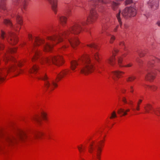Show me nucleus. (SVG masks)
<instances>
[{"label":"nucleus","instance_id":"obj_31","mask_svg":"<svg viewBox=\"0 0 160 160\" xmlns=\"http://www.w3.org/2000/svg\"><path fill=\"white\" fill-rule=\"evenodd\" d=\"M121 13V11L119 10V12L118 14L116 15V17L117 18V19L118 21V22L119 23V24L120 25V27L122 28V22L121 21V19L120 17V14Z\"/></svg>","mask_w":160,"mask_h":160},{"label":"nucleus","instance_id":"obj_54","mask_svg":"<svg viewBox=\"0 0 160 160\" xmlns=\"http://www.w3.org/2000/svg\"><path fill=\"white\" fill-rule=\"evenodd\" d=\"M139 55H140V57H142V55L141 54H140Z\"/></svg>","mask_w":160,"mask_h":160},{"label":"nucleus","instance_id":"obj_32","mask_svg":"<svg viewBox=\"0 0 160 160\" xmlns=\"http://www.w3.org/2000/svg\"><path fill=\"white\" fill-rule=\"evenodd\" d=\"M87 46L90 48H93L95 49H98L97 46L94 43H91L90 44H88Z\"/></svg>","mask_w":160,"mask_h":160},{"label":"nucleus","instance_id":"obj_5","mask_svg":"<svg viewBox=\"0 0 160 160\" xmlns=\"http://www.w3.org/2000/svg\"><path fill=\"white\" fill-rule=\"evenodd\" d=\"M16 51V49L15 48H9L7 53H5L2 56L3 60L5 62H9V65L8 68H0V83L5 79L8 72H13L15 70V66L13 64H11V62H15V59L12 57H9V56L10 53H15Z\"/></svg>","mask_w":160,"mask_h":160},{"label":"nucleus","instance_id":"obj_40","mask_svg":"<svg viewBox=\"0 0 160 160\" xmlns=\"http://www.w3.org/2000/svg\"><path fill=\"white\" fill-rule=\"evenodd\" d=\"M132 2V0H126L125 2L126 5H128Z\"/></svg>","mask_w":160,"mask_h":160},{"label":"nucleus","instance_id":"obj_20","mask_svg":"<svg viewBox=\"0 0 160 160\" xmlns=\"http://www.w3.org/2000/svg\"><path fill=\"white\" fill-rule=\"evenodd\" d=\"M122 57H119L118 58V63L120 67H129L132 66V63H129L126 65H121L122 62Z\"/></svg>","mask_w":160,"mask_h":160},{"label":"nucleus","instance_id":"obj_19","mask_svg":"<svg viewBox=\"0 0 160 160\" xmlns=\"http://www.w3.org/2000/svg\"><path fill=\"white\" fill-rule=\"evenodd\" d=\"M144 108L145 111V112L147 113H149L150 111L152 110H153L154 109L153 108L152 105L150 104H147L145 105L144 107Z\"/></svg>","mask_w":160,"mask_h":160},{"label":"nucleus","instance_id":"obj_8","mask_svg":"<svg viewBox=\"0 0 160 160\" xmlns=\"http://www.w3.org/2000/svg\"><path fill=\"white\" fill-rule=\"evenodd\" d=\"M0 37L2 39L6 38L7 42L12 45L16 44L18 42V38L14 33L9 32L8 34L1 30L0 34Z\"/></svg>","mask_w":160,"mask_h":160},{"label":"nucleus","instance_id":"obj_10","mask_svg":"<svg viewBox=\"0 0 160 160\" xmlns=\"http://www.w3.org/2000/svg\"><path fill=\"white\" fill-rule=\"evenodd\" d=\"M136 9L132 7L126 8L122 12V16L125 18L134 17L136 15Z\"/></svg>","mask_w":160,"mask_h":160},{"label":"nucleus","instance_id":"obj_51","mask_svg":"<svg viewBox=\"0 0 160 160\" xmlns=\"http://www.w3.org/2000/svg\"><path fill=\"white\" fill-rule=\"evenodd\" d=\"M118 27V26H117L116 27V28L114 30V31H116V30H117V29Z\"/></svg>","mask_w":160,"mask_h":160},{"label":"nucleus","instance_id":"obj_61","mask_svg":"<svg viewBox=\"0 0 160 160\" xmlns=\"http://www.w3.org/2000/svg\"><path fill=\"white\" fill-rule=\"evenodd\" d=\"M16 27V28L18 27V26H17Z\"/></svg>","mask_w":160,"mask_h":160},{"label":"nucleus","instance_id":"obj_52","mask_svg":"<svg viewBox=\"0 0 160 160\" xmlns=\"http://www.w3.org/2000/svg\"><path fill=\"white\" fill-rule=\"evenodd\" d=\"M127 55V54H124L123 55V56L124 57H125Z\"/></svg>","mask_w":160,"mask_h":160},{"label":"nucleus","instance_id":"obj_44","mask_svg":"<svg viewBox=\"0 0 160 160\" xmlns=\"http://www.w3.org/2000/svg\"><path fill=\"white\" fill-rule=\"evenodd\" d=\"M28 38L30 40H31L32 39V37L31 35L29 34L28 35Z\"/></svg>","mask_w":160,"mask_h":160},{"label":"nucleus","instance_id":"obj_17","mask_svg":"<svg viewBox=\"0 0 160 160\" xmlns=\"http://www.w3.org/2000/svg\"><path fill=\"white\" fill-rule=\"evenodd\" d=\"M155 73L153 72H148L145 76V79L148 81H151L154 79Z\"/></svg>","mask_w":160,"mask_h":160},{"label":"nucleus","instance_id":"obj_9","mask_svg":"<svg viewBox=\"0 0 160 160\" xmlns=\"http://www.w3.org/2000/svg\"><path fill=\"white\" fill-rule=\"evenodd\" d=\"M102 145V143H100V142L95 143L93 142L90 144L88 147V151L89 152L91 153L96 152L97 158L99 160L100 159V154L102 151L100 145Z\"/></svg>","mask_w":160,"mask_h":160},{"label":"nucleus","instance_id":"obj_18","mask_svg":"<svg viewBox=\"0 0 160 160\" xmlns=\"http://www.w3.org/2000/svg\"><path fill=\"white\" fill-rule=\"evenodd\" d=\"M130 111V109H128L126 111H125L124 109L120 108L118 109L117 111V113L118 114L120 115V117H122L124 116H125L127 114V112H128Z\"/></svg>","mask_w":160,"mask_h":160},{"label":"nucleus","instance_id":"obj_27","mask_svg":"<svg viewBox=\"0 0 160 160\" xmlns=\"http://www.w3.org/2000/svg\"><path fill=\"white\" fill-rule=\"evenodd\" d=\"M73 8L70 5H68L66 7V12L68 16H69L71 15V9Z\"/></svg>","mask_w":160,"mask_h":160},{"label":"nucleus","instance_id":"obj_34","mask_svg":"<svg viewBox=\"0 0 160 160\" xmlns=\"http://www.w3.org/2000/svg\"><path fill=\"white\" fill-rule=\"evenodd\" d=\"M119 45L124 50L126 51L127 50L126 49L125 44L123 41L120 42L119 43Z\"/></svg>","mask_w":160,"mask_h":160},{"label":"nucleus","instance_id":"obj_22","mask_svg":"<svg viewBox=\"0 0 160 160\" xmlns=\"http://www.w3.org/2000/svg\"><path fill=\"white\" fill-rule=\"evenodd\" d=\"M60 23L62 26L64 25L67 22V18L64 16H60L59 18Z\"/></svg>","mask_w":160,"mask_h":160},{"label":"nucleus","instance_id":"obj_7","mask_svg":"<svg viewBox=\"0 0 160 160\" xmlns=\"http://www.w3.org/2000/svg\"><path fill=\"white\" fill-rule=\"evenodd\" d=\"M98 2L105 3L103 0H92L89 2V4L91 7L90 14L87 20L88 22L92 23L94 22L97 18L98 15L94 9V8L96 7Z\"/></svg>","mask_w":160,"mask_h":160},{"label":"nucleus","instance_id":"obj_43","mask_svg":"<svg viewBox=\"0 0 160 160\" xmlns=\"http://www.w3.org/2000/svg\"><path fill=\"white\" fill-rule=\"evenodd\" d=\"M18 65L19 67L23 65V62H19L18 63Z\"/></svg>","mask_w":160,"mask_h":160},{"label":"nucleus","instance_id":"obj_16","mask_svg":"<svg viewBox=\"0 0 160 160\" xmlns=\"http://www.w3.org/2000/svg\"><path fill=\"white\" fill-rule=\"evenodd\" d=\"M50 3L52 10L55 13L57 11V0H47Z\"/></svg>","mask_w":160,"mask_h":160},{"label":"nucleus","instance_id":"obj_4","mask_svg":"<svg viewBox=\"0 0 160 160\" xmlns=\"http://www.w3.org/2000/svg\"><path fill=\"white\" fill-rule=\"evenodd\" d=\"M78 65L79 66L78 68L80 72L86 75L92 72L94 70L93 62L91 61L88 55L83 56L78 62L72 61L71 62V69L74 71Z\"/></svg>","mask_w":160,"mask_h":160},{"label":"nucleus","instance_id":"obj_29","mask_svg":"<svg viewBox=\"0 0 160 160\" xmlns=\"http://www.w3.org/2000/svg\"><path fill=\"white\" fill-rule=\"evenodd\" d=\"M16 18L17 24L20 25H21L22 23V18L19 15H17L16 16Z\"/></svg>","mask_w":160,"mask_h":160},{"label":"nucleus","instance_id":"obj_30","mask_svg":"<svg viewBox=\"0 0 160 160\" xmlns=\"http://www.w3.org/2000/svg\"><path fill=\"white\" fill-rule=\"evenodd\" d=\"M136 79V77L133 75H130L128 76L126 79V80L128 82H132Z\"/></svg>","mask_w":160,"mask_h":160},{"label":"nucleus","instance_id":"obj_3","mask_svg":"<svg viewBox=\"0 0 160 160\" xmlns=\"http://www.w3.org/2000/svg\"><path fill=\"white\" fill-rule=\"evenodd\" d=\"M34 42L33 47L32 48V52L34 55L32 59V61L37 60L42 64L44 63L48 65L53 64L58 66L61 65L62 63V58L60 56L50 57L43 58L41 57V53L40 51L36 48V46L42 44L44 50L46 51H49L52 49V46L49 42H46L43 39L37 37L35 38Z\"/></svg>","mask_w":160,"mask_h":160},{"label":"nucleus","instance_id":"obj_57","mask_svg":"<svg viewBox=\"0 0 160 160\" xmlns=\"http://www.w3.org/2000/svg\"><path fill=\"white\" fill-rule=\"evenodd\" d=\"M132 109L133 110H135V109H134V108H132Z\"/></svg>","mask_w":160,"mask_h":160},{"label":"nucleus","instance_id":"obj_21","mask_svg":"<svg viewBox=\"0 0 160 160\" xmlns=\"http://www.w3.org/2000/svg\"><path fill=\"white\" fill-rule=\"evenodd\" d=\"M38 67L35 65H33L29 69V72L30 74H35L38 69Z\"/></svg>","mask_w":160,"mask_h":160},{"label":"nucleus","instance_id":"obj_2","mask_svg":"<svg viewBox=\"0 0 160 160\" xmlns=\"http://www.w3.org/2000/svg\"><path fill=\"white\" fill-rule=\"evenodd\" d=\"M44 134L41 131H35L30 134H27L24 131L18 130L14 134H9L4 131H0V138L2 139L0 143V149L5 145H12L20 140L27 139L32 142H35L37 139L41 138Z\"/></svg>","mask_w":160,"mask_h":160},{"label":"nucleus","instance_id":"obj_1","mask_svg":"<svg viewBox=\"0 0 160 160\" xmlns=\"http://www.w3.org/2000/svg\"><path fill=\"white\" fill-rule=\"evenodd\" d=\"M86 24L85 21L74 23L63 32L58 35L48 37V39L52 42L53 45L62 42V49L63 50L68 47V43L70 44L72 48H74L79 44V42L77 38L74 37L73 34L79 33L82 28V25Z\"/></svg>","mask_w":160,"mask_h":160},{"label":"nucleus","instance_id":"obj_23","mask_svg":"<svg viewBox=\"0 0 160 160\" xmlns=\"http://www.w3.org/2000/svg\"><path fill=\"white\" fill-rule=\"evenodd\" d=\"M110 4L111 5L112 9L114 10H116L118 8L119 4L118 1L116 2L114 1L111 2Z\"/></svg>","mask_w":160,"mask_h":160},{"label":"nucleus","instance_id":"obj_60","mask_svg":"<svg viewBox=\"0 0 160 160\" xmlns=\"http://www.w3.org/2000/svg\"><path fill=\"white\" fill-rule=\"evenodd\" d=\"M20 28H21V27H20L19 28V30H20Z\"/></svg>","mask_w":160,"mask_h":160},{"label":"nucleus","instance_id":"obj_53","mask_svg":"<svg viewBox=\"0 0 160 160\" xmlns=\"http://www.w3.org/2000/svg\"><path fill=\"white\" fill-rule=\"evenodd\" d=\"M153 62H152L151 63V62H149V63H148V64H149V65L151 64H153Z\"/></svg>","mask_w":160,"mask_h":160},{"label":"nucleus","instance_id":"obj_47","mask_svg":"<svg viewBox=\"0 0 160 160\" xmlns=\"http://www.w3.org/2000/svg\"><path fill=\"white\" fill-rule=\"evenodd\" d=\"M157 24L158 25V26L160 27V21H158L157 22Z\"/></svg>","mask_w":160,"mask_h":160},{"label":"nucleus","instance_id":"obj_15","mask_svg":"<svg viewBox=\"0 0 160 160\" xmlns=\"http://www.w3.org/2000/svg\"><path fill=\"white\" fill-rule=\"evenodd\" d=\"M124 74V72L119 71H116L112 72V78L115 81H117L118 78Z\"/></svg>","mask_w":160,"mask_h":160},{"label":"nucleus","instance_id":"obj_45","mask_svg":"<svg viewBox=\"0 0 160 160\" xmlns=\"http://www.w3.org/2000/svg\"><path fill=\"white\" fill-rule=\"evenodd\" d=\"M22 72H23V70H20L18 71V74H18H19L21 73Z\"/></svg>","mask_w":160,"mask_h":160},{"label":"nucleus","instance_id":"obj_59","mask_svg":"<svg viewBox=\"0 0 160 160\" xmlns=\"http://www.w3.org/2000/svg\"><path fill=\"white\" fill-rule=\"evenodd\" d=\"M124 26H125V28H126V26H125V25H124Z\"/></svg>","mask_w":160,"mask_h":160},{"label":"nucleus","instance_id":"obj_55","mask_svg":"<svg viewBox=\"0 0 160 160\" xmlns=\"http://www.w3.org/2000/svg\"><path fill=\"white\" fill-rule=\"evenodd\" d=\"M100 142H103V141H101Z\"/></svg>","mask_w":160,"mask_h":160},{"label":"nucleus","instance_id":"obj_36","mask_svg":"<svg viewBox=\"0 0 160 160\" xmlns=\"http://www.w3.org/2000/svg\"><path fill=\"white\" fill-rule=\"evenodd\" d=\"M82 145H81L80 147V146L78 147V150L80 153H81L82 152H83L85 149V148H82Z\"/></svg>","mask_w":160,"mask_h":160},{"label":"nucleus","instance_id":"obj_26","mask_svg":"<svg viewBox=\"0 0 160 160\" xmlns=\"http://www.w3.org/2000/svg\"><path fill=\"white\" fill-rule=\"evenodd\" d=\"M93 55L94 59L99 63H100L99 54L97 51H95L92 52Z\"/></svg>","mask_w":160,"mask_h":160},{"label":"nucleus","instance_id":"obj_13","mask_svg":"<svg viewBox=\"0 0 160 160\" xmlns=\"http://www.w3.org/2000/svg\"><path fill=\"white\" fill-rule=\"evenodd\" d=\"M118 52V50L115 49L112 52V56L107 59L106 62L112 66H113L115 63V52Z\"/></svg>","mask_w":160,"mask_h":160},{"label":"nucleus","instance_id":"obj_33","mask_svg":"<svg viewBox=\"0 0 160 160\" xmlns=\"http://www.w3.org/2000/svg\"><path fill=\"white\" fill-rule=\"evenodd\" d=\"M117 117V115L115 111H113L111 113V116L110 117V118L111 119Z\"/></svg>","mask_w":160,"mask_h":160},{"label":"nucleus","instance_id":"obj_56","mask_svg":"<svg viewBox=\"0 0 160 160\" xmlns=\"http://www.w3.org/2000/svg\"><path fill=\"white\" fill-rule=\"evenodd\" d=\"M136 61H137V62H138V60H136Z\"/></svg>","mask_w":160,"mask_h":160},{"label":"nucleus","instance_id":"obj_35","mask_svg":"<svg viewBox=\"0 0 160 160\" xmlns=\"http://www.w3.org/2000/svg\"><path fill=\"white\" fill-rule=\"evenodd\" d=\"M147 87L150 90L153 91L156 90L157 88L155 86H153H153L149 85V86H147Z\"/></svg>","mask_w":160,"mask_h":160},{"label":"nucleus","instance_id":"obj_41","mask_svg":"<svg viewBox=\"0 0 160 160\" xmlns=\"http://www.w3.org/2000/svg\"><path fill=\"white\" fill-rule=\"evenodd\" d=\"M130 91L131 93H133L134 91V89L132 86H131L130 87Z\"/></svg>","mask_w":160,"mask_h":160},{"label":"nucleus","instance_id":"obj_42","mask_svg":"<svg viewBox=\"0 0 160 160\" xmlns=\"http://www.w3.org/2000/svg\"><path fill=\"white\" fill-rule=\"evenodd\" d=\"M4 47L2 43H0V50H2L4 49Z\"/></svg>","mask_w":160,"mask_h":160},{"label":"nucleus","instance_id":"obj_6","mask_svg":"<svg viewBox=\"0 0 160 160\" xmlns=\"http://www.w3.org/2000/svg\"><path fill=\"white\" fill-rule=\"evenodd\" d=\"M69 70H65L62 71L57 75L56 82L54 80L50 79L45 74H43L39 77L38 79H41L44 82V86L46 90L51 91L53 90L54 87L57 86L56 82H58L62 78H63L68 72Z\"/></svg>","mask_w":160,"mask_h":160},{"label":"nucleus","instance_id":"obj_37","mask_svg":"<svg viewBox=\"0 0 160 160\" xmlns=\"http://www.w3.org/2000/svg\"><path fill=\"white\" fill-rule=\"evenodd\" d=\"M142 100L139 99L138 102L137 103V105L136 108V110L137 111H139L140 109L139 106L140 103L142 102Z\"/></svg>","mask_w":160,"mask_h":160},{"label":"nucleus","instance_id":"obj_12","mask_svg":"<svg viewBox=\"0 0 160 160\" xmlns=\"http://www.w3.org/2000/svg\"><path fill=\"white\" fill-rule=\"evenodd\" d=\"M28 0H13V4L15 5H19L21 7L22 10H25L26 6Z\"/></svg>","mask_w":160,"mask_h":160},{"label":"nucleus","instance_id":"obj_24","mask_svg":"<svg viewBox=\"0 0 160 160\" xmlns=\"http://www.w3.org/2000/svg\"><path fill=\"white\" fill-rule=\"evenodd\" d=\"M5 0H0V9L5 11L6 9Z\"/></svg>","mask_w":160,"mask_h":160},{"label":"nucleus","instance_id":"obj_58","mask_svg":"<svg viewBox=\"0 0 160 160\" xmlns=\"http://www.w3.org/2000/svg\"><path fill=\"white\" fill-rule=\"evenodd\" d=\"M146 17H147V18H148V16H147V15H146Z\"/></svg>","mask_w":160,"mask_h":160},{"label":"nucleus","instance_id":"obj_28","mask_svg":"<svg viewBox=\"0 0 160 160\" xmlns=\"http://www.w3.org/2000/svg\"><path fill=\"white\" fill-rule=\"evenodd\" d=\"M154 113L158 116H160V107L154 109L153 110Z\"/></svg>","mask_w":160,"mask_h":160},{"label":"nucleus","instance_id":"obj_14","mask_svg":"<svg viewBox=\"0 0 160 160\" xmlns=\"http://www.w3.org/2000/svg\"><path fill=\"white\" fill-rule=\"evenodd\" d=\"M158 0H150L148 2L149 7L152 10L157 9L158 7Z\"/></svg>","mask_w":160,"mask_h":160},{"label":"nucleus","instance_id":"obj_46","mask_svg":"<svg viewBox=\"0 0 160 160\" xmlns=\"http://www.w3.org/2000/svg\"><path fill=\"white\" fill-rule=\"evenodd\" d=\"M126 91V90L124 89H123L122 90V92L123 93H125Z\"/></svg>","mask_w":160,"mask_h":160},{"label":"nucleus","instance_id":"obj_39","mask_svg":"<svg viewBox=\"0 0 160 160\" xmlns=\"http://www.w3.org/2000/svg\"><path fill=\"white\" fill-rule=\"evenodd\" d=\"M122 101L125 103H127L128 102L127 100V99L125 97H122Z\"/></svg>","mask_w":160,"mask_h":160},{"label":"nucleus","instance_id":"obj_38","mask_svg":"<svg viewBox=\"0 0 160 160\" xmlns=\"http://www.w3.org/2000/svg\"><path fill=\"white\" fill-rule=\"evenodd\" d=\"M115 39V38L114 36L113 35H111L110 40V43H113V41Z\"/></svg>","mask_w":160,"mask_h":160},{"label":"nucleus","instance_id":"obj_25","mask_svg":"<svg viewBox=\"0 0 160 160\" xmlns=\"http://www.w3.org/2000/svg\"><path fill=\"white\" fill-rule=\"evenodd\" d=\"M4 22L5 24L11 27H12L13 29H14L16 31H18V29H16V27L12 26V24L9 20L6 19L4 20Z\"/></svg>","mask_w":160,"mask_h":160},{"label":"nucleus","instance_id":"obj_50","mask_svg":"<svg viewBox=\"0 0 160 160\" xmlns=\"http://www.w3.org/2000/svg\"><path fill=\"white\" fill-rule=\"evenodd\" d=\"M156 62H158V61L160 62V59L157 58V59H156Z\"/></svg>","mask_w":160,"mask_h":160},{"label":"nucleus","instance_id":"obj_49","mask_svg":"<svg viewBox=\"0 0 160 160\" xmlns=\"http://www.w3.org/2000/svg\"><path fill=\"white\" fill-rule=\"evenodd\" d=\"M128 104L131 105H132V102L131 101H130L128 103Z\"/></svg>","mask_w":160,"mask_h":160},{"label":"nucleus","instance_id":"obj_11","mask_svg":"<svg viewBox=\"0 0 160 160\" xmlns=\"http://www.w3.org/2000/svg\"><path fill=\"white\" fill-rule=\"evenodd\" d=\"M44 120L47 119L46 114L44 112H42L40 115L36 114L32 118V120L38 124L41 123L42 119L41 117Z\"/></svg>","mask_w":160,"mask_h":160},{"label":"nucleus","instance_id":"obj_48","mask_svg":"<svg viewBox=\"0 0 160 160\" xmlns=\"http://www.w3.org/2000/svg\"><path fill=\"white\" fill-rule=\"evenodd\" d=\"M105 27H103L102 29V31L101 32L102 33L105 30Z\"/></svg>","mask_w":160,"mask_h":160}]
</instances>
